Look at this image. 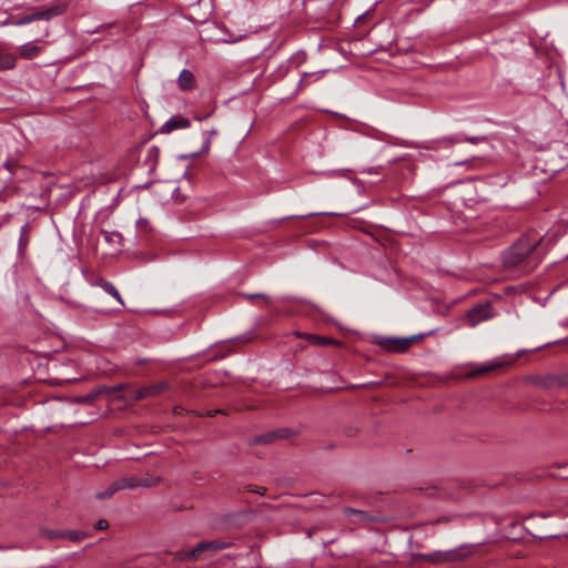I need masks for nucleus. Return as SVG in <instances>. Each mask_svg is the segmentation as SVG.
<instances>
[{
    "label": "nucleus",
    "instance_id": "obj_29",
    "mask_svg": "<svg viewBox=\"0 0 568 568\" xmlns=\"http://www.w3.org/2000/svg\"><path fill=\"white\" fill-rule=\"evenodd\" d=\"M122 388H123V386H122V385H118V386H115L112 390H113V392H116V390H121Z\"/></svg>",
    "mask_w": 568,
    "mask_h": 568
},
{
    "label": "nucleus",
    "instance_id": "obj_22",
    "mask_svg": "<svg viewBox=\"0 0 568 568\" xmlns=\"http://www.w3.org/2000/svg\"><path fill=\"white\" fill-rule=\"evenodd\" d=\"M119 489H114V483H112V485L103 490V491H99L97 494V498L98 499H105V498H110L115 491H118Z\"/></svg>",
    "mask_w": 568,
    "mask_h": 568
},
{
    "label": "nucleus",
    "instance_id": "obj_9",
    "mask_svg": "<svg viewBox=\"0 0 568 568\" xmlns=\"http://www.w3.org/2000/svg\"><path fill=\"white\" fill-rule=\"evenodd\" d=\"M153 485V483L148 479H141L136 477H124L114 481V489H131L135 487H149Z\"/></svg>",
    "mask_w": 568,
    "mask_h": 568
},
{
    "label": "nucleus",
    "instance_id": "obj_10",
    "mask_svg": "<svg viewBox=\"0 0 568 568\" xmlns=\"http://www.w3.org/2000/svg\"><path fill=\"white\" fill-rule=\"evenodd\" d=\"M190 126V120L187 118L175 115L170 118L162 126V133H171L179 129H186Z\"/></svg>",
    "mask_w": 568,
    "mask_h": 568
},
{
    "label": "nucleus",
    "instance_id": "obj_14",
    "mask_svg": "<svg viewBox=\"0 0 568 568\" xmlns=\"http://www.w3.org/2000/svg\"><path fill=\"white\" fill-rule=\"evenodd\" d=\"M42 51V48L34 44L33 42H28L19 47V53L24 59H32L37 57Z\"/></svg>",
    "mask_w": 568,
    "mask_h": 568
},
{
    "label": "nucleus",
    "instance_id": "obj_4",
    "mask_svg": "<svg viewBox=\"0 0 568 568\" xmlns=\"http://www.w3.org/2000/svg\"><path fill=\"white\" fill-rule=\"evenodd\" d=\"M232 546V542H225L220 540H210V541H200L195 545V547L185 555V558L189 560L196 561L200 559V555L203 551H210L211 554H216L223 549H226Z\"/></svg>",
    "mask_w": 568,
    "mask_h": 568
},
{
    "label": "nucleus",
    "instance_id": "obj_30",
    "mask_svg": "<svg viewBox=\"0 0 568 568\" xmlns=\"http://www.w3.org/2000/svg\"><path fill=\"white\" fill-rule=\"evenodd\" d=\"M524 353H525V351H519V352H518V356H520V355H521V354H524Z\"/></svg>",
    "mask_w": 568,
    "mask_h": 568
},
{
    "label": "nucleus",
    "instance_id": "obj_27",
    "mask_svg": "<svg viewBox=\"0 0 568 568\" xmlns=\"http://www.w3.org/2000/svg\"><path fill=\"white\" fill-rule=\"evenodd\" d=\"M271 440V436H261L256 438V443H268Z\"/></svg>",
    "mask_w": 568,
    "mask_h": 568
},
{
    "label": "nucleus",
    "instance_id": "obj_21",
    "mask_svg": "<svg viewBox=\"0 0 568 568\" xmlns=\"http://www.w3.org/2000/svg\"><path fill=\"white\" fill-rule=\"evenodd\" d=\"M65 530H44L43 531V536H45L47 538L51 539V540H55V539H64L63 538V532Z\"/></svg>",
    "mask_w": 568,
    "mask_h": 568
},
{
    "label": "nucleus",
    "instance_id": "obj_5",
    "mask_svg": "<svg viewBox=\"0 0 568 568\" xmlns=\"http://www.w3.org/2000/svg\"><path fill=\"white\" fill-rule=\"evenodd\" d=\"M494 316L491 305L489 303L479 304L467 313V322L474 327L483 321H487Z\"/></svg>",
    "mask_w": 568,
    "mask_h": 568
},
{
    "label": "nucleus",
    "instance_id": "obj_2",
    "mask_svg": "<svg viewBox=\"0 0 568 568\" xmlns=\"http://www.w3.org/2000/svg\"><path fill=\"white\" fill-rule=\"evenodd\" d=\"M470 555V550L466 546H462L455 549L446 551H435L432 554L424 555L428 561L435 565L449 564L463 560Z\"/></svg>",
    "mask_w": 568,
    "mask_h": 568
},
{
    "label": "nucleus",
    "instance_id": "obj_28",
    "mask_svg": "<svg viewBox=\"0 0 568 568\" xmlns=\"http://www.w3.org/2000/svg\"><path fill=\"white\" fill-rule=\"evenodd\" d=\"M484 140V138H467L466 141L470 143H477L479 141Z\"/></svg>",
    "mask_w": 568,
    "mask_h": 568
},
{
    "label": "nucleus",
    "instance_id": "obj_11",
    "mask_svg": "<svg viewBox=\"0 0 568 568\" xmlns=\"http://www.w3.org/2000/svg\"><path fill=\"white\" fill-rule=\"evenodd\" d=\"M327 72V70H318L314 72H304L302 74V78L298 82L297 89L303 90L304 88L308 87L312 82L320 81L323 75Z\"/></svg>",
    "mask_w": 568,
    "mask_h": 568
},
{
    "label": "nucleus",
    "instance_id": "obj_17",
    "mask_svg": "<svg viewBox=\"0 0 568 568\" xmlns=\"http://www.w3.org/2000/svg\"><path fill=\"white\" fill-rule=\"evenodd\" d=\"M29 245L28 224H24L20 230L19 251L24 252Z\"/></svg>",
    "mask_w": 568,
    "mask_h": 568
},
{
    "label": "nucleus",
    "instance_id": "obj_1",
    "mask_svg": "<svg viewBox=\"0 0 568 568\" xmlns=\"http://www.w3.org/2000/svg\"><path fill=\"white\" fill-rule=\"evenodd\" d=\"M540 243L541 239L521 237L504 253V264L507 267H523L525 271H531L541 261L537 253Z\"/></svg>",
    "mask_w": 568,
    "mask_h": 568
},
{
    "label": "nucleus",
    "instance_id": "obj_16",
    "mask_svg": "<svg viewBox=\"0 0 568 568\" xmlns=\"http://www.w3.org/2000/svg\"><path fill=\"white\" fill-rule=\"evenodd\" d=\"M99 286H100V287H101L105 293H108V294H110L111 296H113V297L119 302V304H120L121 306H123V305H124L123 300H122V297H121V295H120L119 291L116 290V287H115L112 283L101 280V281L99 282Z\"/></svg>",
    "mask_w": 568,
    "mask_h": 568
},
{
    "label": "nucleus",
    "instance_id": "obj_8",
    "mask_svg": "<svg viewBox=\"0 0 568 568\" xmlns=\"http://www.w3.org/2000/svg\"><path fill=\"white\" fill-rule=\"evenodd\" d=\"M68 8L69 3L67 1L54 0V2L50 7L43 10H38V12L41 20H50L54 17L63 14L68 10Z\"/></svg>",
    "mask_w": 568,
    "mask_h": 568
},
{
    "label": "nucleus",
    "instance_id": "obj_6",
    "mask_svg": "<svg viewBox=\"0 0 568 568\" xmlns=\"http://www.w3.org/2000/svg\"><path fill=\"white\" fill-rule=\"evenodd\" d=\"M516 361V357H510L508 361H504L503 358H496L489 363L479 364L475 369L468 372L466 374L467 378H474L480 375L488 374L495 369L501 368L504 366L510 365Z\"/></svg>",
    "mask_w": 568,
    "mask_h": 568
},
{
    "label": "nucleus",
    "instance_id": "obj_12",
    "mask_svg": "<svg viewBox=\"0 0 568 568\" xmlns=\"http://www.w3.org/2000/svg\"><path fill=\"white\" fill-rule=\"evenodd\" d=\"M178 83L181 90L187 91L192 90L195 87V78L194 74L190 70H182Z\"/></svg>",
    "mask_w": 568,
    "mask_h": 568
},
{
    "label": "nucleus",
    "instance_id": "obj_19",
    "mask_svg": "<svg viewBox=\"0 0 568 568\" xmlns=\"http://www.w3.org/2000/svg\"><path fill=\"white\" fill-rule=\"evenodd\" d=\"M87 537V534L78 530H65L63 532V538L72 541H80Z\"/></svg>",
    "mask_w": 568,
    "mask_h": 568
},
{
    "label": "nucleus",
    "instance_id": "obj_13",
    "mask_svg": "<svg viewBox=\"0 0 568 568\" xmlns=\"http://www.w3.org/2000/svg\"><path fill=\"white\" fill-rule=\"evenodd\" d=\"M298 336L306 338L310 342V344L315 346L338 345V342L336 339L321 335L298 334Z\"/></svg>",
    "mask_w": 568,
    "mask_h": 568
},
{
    "label": "nucleus",
    "instance_id": "obj_25",
    "mask_svg": "<svg viewBox=\"0 0 568 568\" xmlns=\"http://www.w3.org/2000/svg\"><path fill=\"white\" fill-rule=\"evenodd\" d=\"M105 528H108V521L104 519H101L95 524V529H98V530H102Z\"/></svg>",
    "mask_w": 568,
    "mask_h": 568
},
{
    "label": "nucleus",
    "instance_id": "obj_18",
    "mask_svg": "<svg viewBox=\"0 0 568 568\" xmlns=\"http://www.w3.org/2000/svg\"><path fill=\"white\" fill-rule=\"evenodd\" d=\"M38 20H41V19H40L39 12L36 11V12H33L31 14H27V16L21 17L20 19L14 21L13 24H16V26H24V24H28V23H31V22L38 21Z\"/></svg>",
    "mask_w": 568,
    "mask_h": 568
},
{
    "label": "nucleus",
    "instance_id": "obj_26",
    "mask_svg": "<svg viewBox=\"0 0 568 568\" xmlns=\"http://www.w3.org/2000/svg\"><path fill=\"white\" fill-rule=\"evenodd\" d=\"M210 146H211V139L210 136L205 140L204 144H203V148H202V151L203 152H207L210 150Z\"/></svg>",
    "mask_w": 568,
    "mask_h": 568
},
{
    "label": "nucleus",
    "instance_id": "obj_7",
    "mask_svg": "<svg viewBox=\"0 0 568 568\" xmlns=\"http://www.w3.org/2000/svg\"><path fill=\"white\" fill-rule=\"evenodd\" d=\"M168 389H170V385L166 382H159L136 389L133 394V398L141 400L146 397H155Z\"/></svg>",
    "mask_w": 568,
    "mask_h": 568
},
{
    "label": "nucleus",
    "instance_id": "obj_3",
    "mask_svg": "<svg viewBox=\"0 0 568 568\" xmlns=\"http://www.w3.org/2000/svg\"><path fill=\"white\" fill-rule=\"evenodd\" d=\"M432 334L433 332H428L425 334L414 335L406 338L386 337L382 338L378 344L383 347V349L387 352L404 353L410 347L414 341H417L425 336H429Z\"/></svg>",
    "mask_w": 568,
    "mask_h": 568
},
{
    "label": "nucleus",
    "instance_id": "obj_20",
    "mask_svg": "<svg viewBox=\"0 0 568 568\" xmlns=\"http://www.w3.org/2000/svg\"><path fill=\"white\" fill-rule=\"evenodd\" d=\"M16 65V60L12 57H6L3 59H0V69L1 70H10L13 69Z\"/></svg>",
    "mask_w": 568,
    "mask_h": 568
},
{
    "label": "nucleus",
    "instance_id": "obj_15",
    "mask_svg": "<svg viewBox=\"0 0 568 568\" xmlns=\"http://www.w3.org/2000/svg\"><path fill=\"white\" fill-rule=\"evenodd\" d=\"M106 390H109L106 387L95 388L88 395L77 397L74 402L79 404H92L102 393Z\"/></svg>",
    "mask_w": 568,
    "mask_h": 568
},
{
    "label": "nucleus",
    "instance_id": "obj_24",
    "mask_svg": "<svg viewBox=\"0 0 568 568\" xmlns=\"http://www.w3.org/2000/svg\"><path fill=\"white\" fill-rule=\"evenodd\" d=\"M3 166L10 172V173H14L16 170L19 168V163L17 160L14 159H8Z\"/></svg>",
    "mask_w": 568,
    "mask_h": 568
},
{
    "label": "nucleus",
    "instance_id": "obj_23",
    "mask_svg": "<svg viewBox=\"0 0 568 568\" xmlns=\"http://www.w3.org/2000/svg\"><path fill=\"white\" fill-rule=\"evenodd\" d=\"M344 513L349 515H355L358 520H366L368 518L367 514L362 511V510H357V509H354V508H345L344 509Z\"/></svg>",
    "mask_w": 568,
    "mask_h": 568
}]
</instances>
